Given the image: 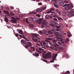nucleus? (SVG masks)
I'll use <instances>...</instances> for the list:
<instances>
[{
    "mask_svg": "<svg viewBox=\"0 0 74 74\" xmlns=\"http://www.w3.org/2000/svg\"><path fill=\"white\" fill-rule=\"evenodd\" d=\"M43 53L42 54L43 57L44 59H47V58H51V53L50 52H48L46 54L45 56L44 55L47 53L46 51H43Z\"/></svg>",
    "mask_w": 74,
    "mask_h": 74,
    "instance_id": "nucleus-1",
    "label": "nucleus"
},
{
    "mask_svg": "<svg viewBox=\"0 0 74 74\" xmlns=\"http://www.w3.org/2000/svg\"><path fill=\"white\" fill-rule=\"evenodd\" d=\"M67 11L68 12H69L68 14V17L70 18L74 16V12L73 11V10L70 8L67 10Z\"/></svg>",
    "mask_w": 74,
    "mask_h": 74,
    "instance_id": "nucleus-2",
    "label": "nucleus"
},
{
    "mask_svg": "<svg viewBox=\"0 0 74 74\" xmlns=\"http://www.w3.org/2000/svg\"><path fill=\"white\" fill-rule=\"evenodd\" d=\"M38 23L39 24H41L42 23V27H44V25H47L48 23L47 21L44 20H41L40 19L39 20V21H38Z\"/></svg>",
    "mask_w": 74,
    "mask_h": 74,
    "instance_id": "nucleus-3",
    "label": "nucleus"
},
{
    "mask_svg": "<svg viewBox=\"0 0 74 74\" xmlns=\"http://www.w3.org/2000/svg\"><path fill=\"white\" fill-rule=\"evenodd\" d=\"M56 38H58L56 40H54L53 41L54 42H56L57 41H61V42L62 43V44H64V41H62V38H59V37H56Z\"/></svg>",
    "mask_w": 74,
    "mask_h": 74,
    "instance_id": "nucleus-4",
    "label": "nucleus"
},
{
    "mask_svg": "<svg viewBox=\"0 0 74 74\" xmlns=\"http://www.w3.org/2000/svg\"><path fill=\"white\" fill-rule=\"evenodd\" d=\"M12 19L11 20V21L13 23H16V20L17 19L14 17H11Z\"/></svg>",
    "mask_w": 74,
    "mask_h": 74,
    "instance_id": "nucleus-5",
    "label": "nucleus"
},
{
    "mask_svg": "<svg viewBox=\"0 0 74 74\" xmlns=\"http://www.w3.org/2000/svg\"><path fill=\"white\" fill-rule=\"evenodd\" d=\"M58 33H59L60 34H61V35L63 34V32L62 31L60 32H56V34H55V35H56V36H57V37H59L60 36V35L58 34Z\"/></svg>",
    "mask_w": 74,
    "mask_h": 74,
    "instance_id": "nucleus-6",
    "label": "nucleus"
},
{
    "mask_svg": "<svg viewBox=\"0 0 74 74\" xmlns=\"http://www.w3.org/2000/svg\"><path fill=\"white\" fill-rule=\"evenodd\" d=\"M27 45H25V47L26 48H27L29 47H30L32 45V43L30 42H28L27 43Z\"/></svg>",
    "mask_w": 74,
    "mask_h": 74,
    "instance_id": "nucleus-7",
    "label": "nucleus"
},
{
    "mask_svg": "<svg viewBox=\"0 0 74 74\" xmlns=\"http://www.w3.org/2000/svg\"><path fill=\"white\" fill-rule=\"evenodd\" d=\"M66 5L69 6L71 8H73V4L71 3H70L69 4H65L63 6V7H64V6H66Z\"/></svg>",
    "mask_w": 74,
    "mask_h": 74,
    "instance_id": "nucleus-8",
    "label": "nucleus"
},
{
    "mask_svg": "<svg viewBox=\"0 0 74 74\" xmlns=\"http://www.w3.org/2000/svg\"><path fill=\"white\" fill-rule=\"evenodd\" d=\"M52 12V16L54 17V18H57L58 17V16L56 15L55 12Z\"/></svg>",
    "mask_w": 74,
    "mask_h": 74,
    "instance_id": "nucleus-9",
    "label": "nucleus"
},
{
    "mask_svg": "<svg viewBox=\"0 0 74 74\" xmlns=\"http://www.w3.org/2000/svg\"><path fill=\"white\" fill-rule=\"evenodd\" d=\"M53 59L55 60L56 59V56H57V54H53Z\"/></svg>",
    "mask_w": 74,
    "mask_h": 74,
    "instance_id": "nucleus-10",
    "label": "nucleus"
},
{
    "mask_svg": "<svg viewBox=\"0 0 74 74\" xmlns=\"http://www.w3.org/2000/svg\"><path fill=\"white\" fill-rule=\"evenodd\" d=\"M4 13L5 14H7L8 16H10V14H9V12L6 11H3Z\"/></svg>",
    "mask_w": 74,
    "mask_h": 74,
    "instance_id": "nucleus-11",
    "label": "nucleus"
},
{
    "mask_svg": "<svg viewBox=\"0 0 74 74\" xmlns=\"http://www.w3.org/2000/svg\"><path fill=\"white\" fill-rule=\"evenodd\" d=\"M39 32L40 33H47V31L45 30H42V31H40Z\"/></svg>",
    "mask_w": 74,
    "mask_h": 74,
    "instance_id": "nucleus-12",
    "label": "nucleus"
},
{
    "mask_svg": "<svg viewBox=\"0 0 74 74\" xmlns=\"http://www.w3.org/2000/svg\"><path fill=\"white\" fill-rule=\"evenodd\" d=\"M64 5V3H63V2L62 1L60 2L59 3V5H60L61 6H63Z\"/></svg>",
    "mask_w": 74,
    "mask_h": 74,
    "instance_id": "nucleus-13",
    "label": "nucleus"
},
{
    "mask_svg": "<svg viewBox=\"0 0 74 74\" xmlns=\"http://www.w3.org/2000/svg\"><path fill=\"white\" fill-rule=\"evenodd\" d=\"M56 45H54V46L55 47V50H57L58 49V47H57L56 46H57L58 47H59V45H58L57 44H55Z\"/></svg>",
    "mask_w": 74,
    "mask_h": 74,
    "instance_id": "nucleus-14",
    "label": "nucleus"
},
{
    "mask_svg": "<svg viewBox=\"0 0 74 74\" xmlns=\"http://www.w3.org/2000/svg\"><path fill=\"white\" fill-rule=\"evenodd\" d=\"M36 12H42V10H41V8H38L36 10Z\"/></svg>",
    "mask_w": 74,
    "mask_h": 74,
    "instance_id": "nucleus-15",
    "label": "nucleus"
},
{
    "mask_svg": "<svg viewBox=\"0 0 74 74\" xmlns=\"http://www.w3.org/2000/svg\"><path fill=\"white\" fill-rule=\"evenodd\" d=\"M67 34H68V36L69 37H70L71 36H72V35L71 34L70 32H67Z\"/></svg>",
    "mask_w": 74,
    "mask_h": 74,
    "instance_id": "nucleus-16",
    "label": "nucleus"
},
{
    "mask_svg": "<svg viewBox=\"0 0 74 74\" xmlns=\"http://www.w3.org/2000/svg\"><path fill=\"white\" fill-rule=\"evenodd\" d=\"M42 43L43 44H42V42H41L40 44V45H42V46H44V45H46V43H45V42L42 41Z\"/></svg>",
    "mask_w": 74,
    "mask_h": 74,
    "instance_id": "nucleus-17",
    "label": "nucleus"
},
{
    "mask_svg": "<svg viewBox=\"0 0 74 74\" xmlns=\"http://www.w3.org/2000/svg\"><path fill=\"white\" fill-rule=\"evenodd\" d=\"M21 42H22L23 43V44H27V42H26V41L23 40H21Z\"/></svg>",
    "mask_w": 74,
    "mask_h": 74,
    "instance_id": "nucleus-18",
    "label": "nucleus"
},
{
    "mask_svg": "<svg viewBox=\"0 0 74 74\" xmlns=\"http://www.w3.org/2000/svg\"><path fill=\"white\" fill-rule=\"evenodd\" d=\"M32 35L33 36H35V37H36V38H37V37L39 36V35H37L36 34H32Z\"/></svg>",
    "mask_w": 74,
    "mask_h": 74,
    "instance_id": "nucleus-19",
    "label": "nucleus"
},
{
    "mask_svg": "<svg viewBox=\"0 0 74 74\" xmlns=\"http://www.w3.org/2000/svg\"><path fill=\"white\" fill-rule=\"evenodd\" d=\"M66 6L65 7V9L66 10H68L70 8L68 5H66Z\"/></svg>",
    "mask_w": 74,
    "mask_h": 74,
    "instance_id": "nucleus-20",
    "label": "nucleus"
},
{
    "mask_svg": "<svg viewBox=\"0 0 74 74\" xmlns=\"http://www.w3.org/2000/svg\"><path fill=\"white\" fill-rule=\"evenodd\" d=\"M62 14L63 16H65L66 15V12L64 11L62 12Z\"/></svg>",
    "mask_w": 74,
    "mask_h": 74,
    "instance_id": "nucleus-21",
    "label": "nucleus"
},
{
    "mask_svg": "<svg viewBox=\"0 0 74 74\" xmlns=\"http://www.w3.org/2000/svg\"><path fill=\"white\" fill-rule=\"evenodd\" d=\"M45 18L47 19H49V15L47 14L45 16Z\"/></svg>",
    "mask_w": 74,
    "mask_h": 74,
    "instance_id": "nucleus-22",
    "label": "nucleus"
},
{
    "mask_svg": "<svg viewBox=\"0 0 74 74\" xmlns=\"http://www.w3.org/2000/svg\"><path fill=\"white\" fill-rule=\"evenodd\" d=\"M59 50H63V48L62 47H58Z\"/></svg>",
    "mask_w": 74,
    "mask_h": 74,
    "instance_id": "nucleus-23",
    "label": "nucleus"
},
{
    "mask_svg": "<svg viewBox=\"0 0 74 74\" xmlns=\"http://www.w3.org/2000/svg\"><path fill=\"white\" fill-rule=\"evenodd\" d=\"M37 18L34 17L32 19V21H37Z\"/></svg>",
    "mask_w": 74,
    "mask_h": 74,
    "instance_id": "nucleus-24",
    "label": "nucleus"
},
{
    "mask_svg": "<svg viewBox=\"0 0 74 74\" xmlns=\"http://www.w3.org/2000/svg\"><path fill=\"white\" fill-rule=\"evenodd\" d=\"M36 51L39 53H41V51L39 50L38 49H36Z\"/></svg>",
    "mask_w": 74,
    "mask_h": 74,
    "instance_id": "nucleus-25",
    "label": "nucleus"
},
{
    "mask_svg": "<svg viewBox=\"0 0 74 74\" xmlns=\"http://www.w3.org/2000/svg\"><path fill=\"white\" fill-rule=\"evenodd\" d=\"M56 12L57 13H58V14H59V15L60 14V11H59L58 10H56Z\"/></svg>",
    "mask_w": 74,
    "mask_h": 74,
    "instance_id": "nucleus-26",
    "label": "nucleus"
},
{
    "mask_svg": "<svg viewBox=\"0 0 74 74\" xmlns=\"http://www.w3.org/2000/svg\"><path fill=\"white\" fill-rule=\"evenodd\" d=\"M31 49L33 51H35V49L34 47H32L31 48Z\"/></svg>",
    "mask_w": 74,
    "mask_h": 74,
    "instance_id": "nucleus-27",
    "label": "nucleus"
},
{
    "mask_svg": "<svg viewBox=\"0 0 74 74\" xmlns=\"http://www.w3.org/2000/svg\"><path fill=\"white\" fill-rule=\"evenodd\" d=\"M5 20L6 22H8V19L6 17H5Z\"/></svg>",
    "mask_w": 74,
    "mask_h": 74,
    "instance_id": "nucleus-28",
    "label": "nucleus"
},
{
    "mask_svg": "<svg viewBox=\"0 0 74 74\" xmlns=\"http://www.w3.org/2000/svg\"><path fill=\"white\" fill-rule=\"evenodd\" d=\"M18 33L19 34H22L23 35V32L22 30H21L19 31Z\"/></svg>",
    "mask_w": 74,
    "mask_h": 74,
    "instance_id": "nucleus-29",
    "label": "nucleus"
},
{
    "mask_svg": "<svg viewBox=\"0 0 74 74\" xmlns=\"http://www.w3.org/2000/svg\"><path fill=\"white\" fill-rule=\"evenodd\" d=\"M54 4H58V1L56 0H54Z\"/></svg>",
    "mask_w": 74,
    "mask_h": 74,
    "instance_id": "nucleus-30",
    "label": "nucleus"
},
{
    "mask_svg": "<svg viewBox=\"0 0 74 74\" xmlns=\"http://www.w3.org/2000/svg\"><path fill=\"white\" fill-rule=\"evenodd\" d=\"M46 8H47L46 7H45L42 8H41V9L42 10V11L43 10H45V9H46Z\"/></svg>",
    "mask_w": 74,
    "mask_h": 74,
    "instance_id": "nucleus-31",
    "label": "nucleus"
},
{
    "mask_svg": "<svg viewBox=\"0 0 74 74\" xmlns=\"http://www.w3.org/2000/svg\"><path fill=\"white\" fill-rule=\"evenodd\" d=\"M10 14V15H11V16H14V15H15V14H14V13L12 12H11Z\"/></svg>",
    "mask_w": 74,
    "mask_h": 74,
    "instance_id": "nucleus-32",
    "label": "nucleus"
},
{
    "mask_svg": "<svg viewBox=\"0 0 74 74\" xmlns=\"http://www.w3.org/2000/svg\"><path fill=\"white\" fill-rule=\"evenodd\" d=\"M32 39L35 42H37V39L36 38L34 39L32 38Z\"/></svg>",
    "mask_w": 74,
    "mask_h": 74,
    "instance_id": "nucleus-33",
    "label": "nucleus"
},
{
    "mask_svg": "<svg viewBox=\"0 0 74 74\" xmlns=\"http://www.w3.org/2000/svg\"><path fill=\"white\" fill-rule=\"evenodd\" d=\"M47 42H49V43L51 45V46H52L53 45V44H52L51 42H50L49 40H47Z\"/></svg>",
    "mask_w": 74,
    "mask_h": 74,
    "instance_id": "nucleus-34",
    "label": "nucleus"
},
{
    "mask_svg": "<svg viewBox=\"0 0 74 74\" xmlns=\"http://www.w3.org/2000/svg\"><path fill=\"white\" fill-rule=\"evenodd\" d=\"M48 33L49 34H52V31H51V30L48 31Z\"/></svg>",
    "mask_w": 74,
    "mask_h": 74,
    "instance_id": "nucleus-35",
    "label": "nucleus"
},
{
    "mask_svg": "<svg viewBox=\"0 0 74 74\" xmlns=\"http://www.w3.org/2000/svg\"><path fill=\"white\" fill-rule=\"evenodd\" d=\"M51 30L53 33H55V32H56V30L54 29H51Z\"/></svg>",
    "mask_w": 74,
    "mask_h": 74,
    "instance_id": "nucleus-36",
    "label": "nucleus"
},
{
    "mask_svg": "<svg viewBox=\"0 0 74 74\" xmlns=\"http://www.w3.org/2000/svg\"><path fill=\"white\" fill-rule=\"evenodd\" d=\"M22 37H23V38H25V39L27 41V39L25 37V36H24L23 34V35Z\"/></svg>",
    "mask_w": 74,
    "mask_h": 74,
    "instance_id": "nucleus-37",
    "label": "nucleus"
},
{
    "mask_svg": "<svg viewBox=\"0 0 74 74\" xmlns=\"http://www.w3.org/2000/svg\"><path fill=\"white\" fill-rule=\"evenodd\" d=\"M34 56H39V54L38 53L35 54Z\"/></svg>",
    "mask_w": 74,
    "mask_h": 74,
    "instance_id": "nucleus-38",
    "label": "nucleus"
},
{
    "mask_svg": "<svg viewBox=\"0 0 74 74\" xmlns=\"http://www.w3.org/2000/svg\"><path fill=\"white\" fill-rule=\"evenodd\" d=\"M54 25H55V26H58V23L56 22H54Z\"/></svg>",
    "mask_w": 74,
    "mask_h": 74,
    "instance_id": "nucleus-39",
    "label": "nucleus"
},
{
    "mask_svg": "<svg viewBox=\"0 0 74 74\" xmlns=\"http://www.w3.org/2000/svg\"><path fill=\"white\" fill-rule=\"evenodd\" d=\"M29 26L31 27H33L34 26L33 25V24H30Z\"/></svg>",
    "mask_w": 74,
    "mask_h": 74,
    "instance_id": "nucleus-40",
    "label": "nucleus"
},
{
    "mask_svg": "<svg viewBox=\"0 0 74 74\" xmlns=\"http://www.w3.org/2000/svg\"><path fill=\"white\" fill-rule=\"evenodd\" d=\"M53 21H56V22H57V21H58V20L56 18H53Z\"/></svg>",
    "mask_w": 74,
    "mask_h": 74,
    "instance_id": "nucleus-41",
    "label": "nucleus"
},
{
    "mask_svg": "<svg viewBox=\"0 0 74 74\" xmlns=\"http://www.w3.org/2000/svg\"><path fill=\"white\" fill-rule=\"evenodd\" d=\"M54 60H55V59H53L52 60L50 61V62H51V63H52V62H53V61H54Z\"/></svg>",
    "mask_w": 74,
    "mask_h": 74,
    "instance_id": "nucleus-42",
    "label": "nucleus"
},
{
    "mask_svg": "<svg viewBox=\"0 0 74 74\" xmlns=\"http://www.w3.org/2000/svg\"><path fill=\"white\" fill-rule=\"evenodd\" d=\"M47 14H49V13H51V12H52L50 10V11H48L47 12Z\"/></svg>",
    "mask_w": 74,
    "mask_h": 74,
    "instance_id": "nucleus-43",
    "label": "nucleus"
},
{
    "mask_svg": "<svg viewBox=\"0 0 74 74\" xmlns=\"http://www.w3.org/2000/svg\"><path fill=\"white\" fill-rule=\"evenodd\" d=\"M50 22H51V24H52V25H54V23H55L54 22L51 21H50Z\"/></svg>",
    "mask_w": 74,
    "mask_h": 74,
    "instance_id": "nucleus-44",
    "label": "nucleus"
},
{
    "mask_svg": "<svg viewBox=\"0 0 74 74\" xmlns=\"http://www.w3.org/2000/svg\"><path fill=\"white\" fill-rule=\"evenodd\" d=\"M50 48L52 49H54V47H50Z\"/></svg>",
    "mask_w": 74,
    "mask_h": 74,
    "instance_id": "nucleus-45",
    "label": "nucleus"
},
{
    "mask_svg": "<svg viewBox=\"0 0 74 74\" xmlns=\"http://www.w3.org/2000/svg\"><path fill=\"white\" fill-rule=\"evenodd\" d=\"M64 3H69V2L67 1H64Z\"/></svg>",
    "mask_w": 74,
    "mask_h": 74,
    "instance_id": "nucleus-46",
    "label": "nucleus"
},
{
    "mask_svg": "<svg viewBox=\"0 0 74 74\" xmlns=\"http://www.w3.org/2000/svg\"><path fill=\"white\" fill-rule=\"evenodd\" d=\"M43 60V61H44V62H46V63H47V62H48V61H47V60H45L44 59L43 60Z\"/></svg>",
    "mask_w": 74,
    "mask_h": 74,
    "instance_id": "nucleus-47",
    "label": "nucleus"
},
{
    "mask_svg": "<svg viewBox=\"0 0 74 74\" xmlns=\"http://www.w3.org/2000/svg\"><path fill=\"white\" fill-rule=\"evenodd\" d=\"M39 50H40V51H44V49L40 48H39Z\"/></svg>",
    "mask_w": 74,
    "mask_h": 74,
    "instance_id": "nucleus-48",
    "label": "nucleus"
},
{
    "mask_svg": "<svg viewBox=\"0 0 74 74\" xmlns=\"http://www.w3.org/2000/svg\"><path fill=\"white\" fill-rule=\"evenodd\" d=\"M54 67H59V65L54 64Z\"/></svg>",
    "mask_w": 74,
    "mask_h": 74,
    "instance_id": "nucleus-49",
    "label": "nucleus"
},
{
    "mask_svg": "<svg viewBox=\"0 0 74 74\" xmlns=\"http://www.w3.org/2000/svg\"><path fill=\"white\" fill-rule=\"evenodd\" d=\"M48 1L50 3H52V2H53V0H48Z\"/></svg>",
    "mask_w": 74,
    "mask_h": 74,
    "instance_id": "nucleus-50",
    "label": "nucleus"
},
{
    "mask_svg": "<svg viewBox=\"0 0 74 74\" xmlns=\"http://www.w3.org/2000/svg\"><path fill=\"white\" fill-rule=\"evenodd\" d=\"M36 16H38V17H40V16H41V15H40L38 14H37L36 15Z\"/></svg>",
    "mask_w": 74,
    "mask_h": 74,
    "instance_id": "nucleus-51",
    "label": "nucleus"
},
{
    "mask_svg": "<svg viewBox=\"0 0 74 74\" xmlns=\"http://www.w3.org/2000/svg\"><path fill=\"white\" fill-rule=\"evenodd\" d=\"M38 5H42V3H38Z\"/></svg>",
    "mask_w": 74,
    "mask_h": 74,
    "instance_id": "nucleus-52",
    "label": "nucleus"
},
{
    "mask_svg": "<svg viewBox=\"0 0 74 74\" xmlns=\"http://www.w3.org/2000/svg\"><path fill=\"white\" fill-rule=\"evenodd\" d=\"M54 6L55 7H56V8H58V6L56 5H54Z\"/></svg>",
    "mask_w": 74,
    "mask_h": 74,
    "instance_id": "nucleus-53",
    "label": "nucleus"
},
{
    "mask_svg": "<svg viewBox=\"0 0 74 74\" xmlns=\"http://www.w3.org/2000/svg\"><path fill=\"white\" fill-rule=\"evenodd\" d=\"M26 22L27 23H29V22H28L27 18H26Z\"/></svg>",
    "mask_w": 74,
    "mask_h": 74,
    "instance_id": "nucleus-54",
    "label": "nucleus"
},
{
    "mask_svg": "<svg viewBox=\"0 0 74 74\" xmlns=\"http://www.w3.org/2000/svg\"><path fill=\"white\" fill-rule=\"evenodd\" d=\"M45 47H46V48H49V46H48L47 45H45Z\"/></svg>",
    "mask_w": 74,
    "mask_h": 74,
    "instance_id": "nucleus-55",
    "label": "nucleus"
},
{
    "mask_svg": "<svg viewBox=\"0 0 74 74\" xmlns=\"http://www.w3.org/2000/svg\"><path fill=\"white\" fill-rule=\"evenodd\" d=\"M46 40H50V38H46Z\"/></svg>",
    "mask_w": 74,
    "mask_h": 74,
    "instance_id": "nucleus-56",
    "label": "nucleus"
},
{
    "mask_svg": "<svg viewBox=\"0 0 74 74\" xmlns=\"http://www.w3.org/2000/svg\"><path fill=\"white\" fill-rule=\"evenodd\" d=\"M57 43H58V44H59V45H62V43H61L60 42H58Z\"/></svg>",
    "mask_w": 74,
    "mask_h": 74,
    "instance_id": "nucleus-57",
    "label": "nucleus"
},
{
    "mask_svg": "<svg viewBox=\"0 0 74 74\" xmlns=\"http://www.w3.org/2000/svg\"><path fill=\"white\" fill-rule=\"evenodd\" d=\"M66 73L68 74H69L70 73V71H66Z\"/></svg>",
    "mask_w": 74,
    "mask_h": 74,
    "instance_id": "nucleus-58",
    "label": "nucleus"
},
{
    "mask_svg": "<svg viewBox=\"0 0 74 74\" xmlns=\"http://www.w3.org/2000/svg\"><path fill=\"white\" fill-rule=\"evenodd\" d=\"M18 36H19V34H15V36H16V37H18Z\"/></svg>",
    "mask_w": 74,
    "mask_h": 74,
    "instance_id": "nucleus-59",
    "label": "nucleus"
},
{
    "mask_svg": "<svg viewBox=\"0 0 74 74\" xmlns=\"http://www.w3.org/2000/svg\"><path fill=\"white\" fill-rule=\"evenodd\" d=\"M66 40L67 41H69V39L68 38H66Z\"/></svg>",
    "mask_w": 74,
    "mask_h": 74,
    "instance_id": "nucleus-60",
    "label": "nucleus"
},
{
    "mask_svg": "<svg viewBox=\"0 0 74 74\" xmlns=\"http://www.w3.org/2000/svg\"><path fill=\"white\" fill-rule=\"evenodd\" d=\"M10 8H11L12 9H14V7H13L12 6H10Z\"/></svg>",
    "mask_w": 74,
    "mask_h": 74,
    "instance_id": "nucleus-61",
    "label": "nucleus"
},
{
    "mask_svg": "<svg viewBox=\"0 0 74 74\" xmlns=\"http://www.w3.org/2000/svg\"><path fill=\"white\" fill-rule=\"evenodd\" d=\"M59 29H56V31H57V32H59Z\"/></svg>",
    "mask_w": 74,
    "mask_h": 74,
    "instance_id": "nucleus-62",
    "label": "nucleus"
},
{
    "mask_svg": "<svg viewBox=\"0 0 74 74\" xmlns=\"http://www.w3.org/2000/svg\"><path fill=\"white\" fill-rule=\"evenodd\" d=\"M60 27V26L59 25V26L57 27V28H59Z\"/></svg>",
    "mask_w": 74,
    "mask_h": 74,
    "instance_id": "nucleus-63",
    "label": "nucleus"
},
{
    "mask_svg": "<svg viewBox=\"0 0 74 74\" xmlns=\"http://www.w3.org/2000/svg\"><path fill=\"white\" fill-rule=\"evenodd\" d=\"M53 8H52L51 9H50V11H53Z\"/></svg>",
    "mask_w": 74,
    "mask_h": 74,
    "instance_id": "nucleus-64",
    "label": "nucleus"
}]
</instances>
